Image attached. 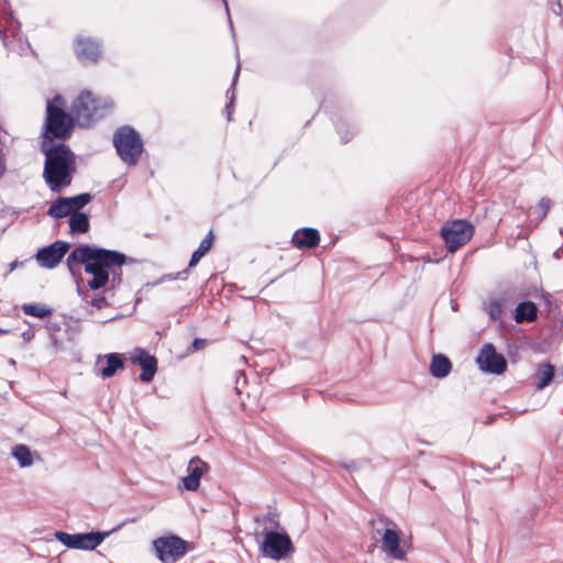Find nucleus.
Segmentation results:
<instances>
[{
  "label": "nucleus",
  "instance_id": "obj_27",
  "mask_svg": "<svg viewBox=\"0 0 563 563\" xmlns=\"http://www.w3.org/2000/svg\"><path fill=\"white\" fill-rule=\"evenodd\" d=\"M78 294L84 300H86L88 303H90V306H92L97 309H101V308L108 306V301H107L106 297H103V296H93L90 300H88L87 291L82 290L81 288H78Z\"/></svg>",
  "mask_w": 563,
  "mask_h": 563
},
{
  "label": "nucleus",
  "instance_id": "obj_17",
  "mask_svg": "<svg viewBox=\"0 0 563 563\" xmlns=\"http://www.w3.org/2000/svg\"><path fill=\"white\" fill-rule=\"evenodd\" d=\"M452 368L451 361L443 354L433 355L430 364V373L435 378L446 377Z\"/></svg>",
  "mask_w": 563,
  "mask_h": 563
},
{
  "label": "nucleus",
  "instance_id": "obj_18",
  "mask_svg": "<svg viewBox=\"0 0 563 563\" xmlns=\"http://www.w3.org/2000/svg\"><path fill=\"white\" fill-rule=\"evenodd\" d=\"M537 306L531 301L520 302L516 308L515 319L518 323L531 322L537 318Z\"/></svg>",
  "mask_w": 563,
  "mask_h": 563
},
{
  "label": "nucleus",
  "instance_id": "obj_4",
  "mask_svg": "<svg viewBox=\"0 0 563 563\" xmlns=\"http://www.w3.org/2000/svg\"><path fill=\"white\" fill-rule=\"evenodd\" d=\"M111 107L110 101H101L95 98L90 91H82L71 107V114L79 126H88L102 118L107 109Z\"/></svg>",
  "mask_w": 563,
  "mask_h": 563
},
{
  "label": "nucleus",
  "instance_id": "obj_31",
  "mask_svg": "<svg viewBox=\"0 0 563 563\" xmlns=\"http://www.w3.org/2000/svg\"><path fill=\"white\" fill-rule=\"evenodd\" d=\"M239 380L245 383L246 378L243 372H236V382H235V390L238 394H241V389L239 387Z\"/></svg>",
  "mask_w": 563,
  "mask_h": 563
},
{
  "label": "nucleus",
  "instance_id": "obj_5",
  "mask_svg": "<svg viewBox=\"0 0 563 563\" xmlns=\"http://www.w3.org/2000/svg\"><path fill=\"white\" fill-rule=\"evenodd\" d=\"M64 99L57 95L46 104V133L56 139H66L70 135L75 118L66 113L62 107Z\"/></svg>",
  "mask_w": 563,
  "mask_h": 563
},
{
  "label": "nucleus",
  "instance_id": "obj_24",
  "mask_svg": "<svg viewBox=\"0 0 563 563\" xmlns=\"http://www.w3.org/2000/svg\"><path fill=\"white\" fill-rule=\"evenodd\" d=\"M69 228L73 233H86L89 230L88 217L82 212H74L69 218Z\"/></svg>",
  "mask_w": 563,
  "mask_h": 563
},
{
  "label": "nucleus",
  "instance_id": "obj_30",
  "mask_svg": "<svg viewBox=\"0 0 563 563\" xmlns=\"http://www.w3.org/2000/svg\"><path fill=\"white\" fill-rule=\"evenodd\" d=\"M206 345V340L203 339H195L191 343V347L194 351H198V350H201L203 349Z\"/></svg>",
  "mask_w": 563,
  "mask_h": 563
},
{
  "label": "nucleus",
  "instance_id": "obj_33",
  "mask_svg": "<svg viewBox=\"0 0 563 563\" xmlns=\"http://www.w3.org/2000/svg\"><path fill=\"white\" fill-rule=\"evenodd\" d=\"M232 103H233V97L231 98V102L230 104L227 106V113H228V120H231V115H232V111H231V107H232Z\"/></svg>",
  "mask_w": 563,
  "mask_h": 563
},
{
  "label": "nucleus",
  "instance_id": "obj_9",
  "mask_svg": "<svg viewBox=\"0 0 563 563\" xmlns=\"http://www.w3.org/2000/svg\"><path fill=\"white\" fill-rule=\"evenodd\" d=\"M157 558L163 563H174L186 554L187 544L179 537H162L153 542Z\"/></svg>",
  "mask_w": 563,
  "mask_h": 563
},
{
  "label": "nucleus",
  "instance_id": "obj_32",
  "mask_svg": "<svg viewBox=\"0 0 563 563\" xmlns=\"http://www.w3.org/2000/svg\"><path fill=\"white\" fill-rule=\"evenodd\" d=\"M186 274H187V271L179 272V273H177L175 275L170 274V275H168V279L169 280H174V279H177V278H184L185 279L186 278Z\"/></svg>",
  "mask_w": 563,
  "mask_h": 563
},
{
  "label": "nucleus",
  "instance_id": "obj_37",
  "mask_svg": "<svg viewBox=\"0 0 563 563\" xmlns=\"http://www.w3.org/2000/svg\"><path fill=\"white\" fill-rule=\"evenodd\" d=\"M15 267H16V262L11 263V265H10V269L12 271V269H14Z\"/></svg>",
  "mask_w": 563,
  "mask_h": 563
},
{
  "label": "nucleus",
  "instance_id": "obj_8",
  "mask_svg": "<svg viewBox=\"0 0 563 563\" xmlns=\"http://www.w3.org/2000/svg\"><path fill=\"white\" fill-rule=\"evenodd\" d=\"M111 531L106 532H87V533H67L64 531H56L54 537L63 545L69 549H79L91 551L95 550L103 540L110 536Z\"/></svg>",
  "mask_w": 563,
  "mask_h": 563
},
{
  "label": "nucleus",
  "instance_id": "obj_2",
  "mask_svg": "<svg viewBox=\"0 0 563 563\" xmlns=\"http://www.w3.org/2000/svg\"><path fill=\"white\" fill-rule=\"evenodd\" d=\"M254 522L257 526L254 534L256 540L261 539L260 550L264 556L279 561L295 551L291 539L276 514L257 516Z\"/></svg>",
  "mask_w": 563,
  "mask_h": 563
},
{
  "label": "nucleus",
  "instance_id": "obj_1",
  "mask_svg": "<svg viewBox=\"0 0 563 563\" xmlns=\"http://www.w3.org/2000/svg\"><path fill=\"white\" fill-rule=\"evenodd\" d=\"M133 262L134 260L118 251L88 244L75 247L67 257V265L73 274L75 267L82 264L85 272L92 275V278L88 280V286L92 290L104 287L110 279V274L112 275V284H119L121 277L117 269L126 263Z\"/></svg>",
  "mask_w": 563,
  "mask_h": 563
},
{
  "label": "nucleus",
  "instance_id": "obj_10",
  "mask_svg": "<svg viewBox=\"0 0 563 563\" xmlns=\"http://www.w3.org/2000/svg\"><path fill=\"white\" fill-rule=\"evenodd\" d=\"M476 363L481 371L496 375L503 374L507 368L506 358L496 352L492 343H486L481 349Z\"/></svg>",
  "mask_w": 563,
  "mask_h": 563
},
{
  "label": "nucleus",
  "instance_id": "obj_36",
  "mask_svg": "<svg viewBox=\"0 0 563 563\" xmlns=\"http://www.w3.org/2000/svg\"><path fill=\"white\" fill-rule=\"evenodd\" d=\"M222 1H223L224 7H225V11H227V13L229 14V7H228V2H227V0H222Z\"/></svg>",
  "mask_w": 563,
  "mask_h": 563
},
{
  "label": "nucleus",
  "instance_id": "obj_11",
  "mask_svg": "<svg viewBox=\"0 0 563 563\" xmlns=\"http://www.w3.org/2000/svg\"><path fill=\"white\" fill-rule=\"evenodd\" d=\"M69 246L68 242L56 241L48 246L40 249L35 254V260L41 267L55 268L67 253Z\"/></svg>",
  "mask_w": 563,
  "mask_h": 563
},
{
  "label": "nucleus",
  "instance_id": "obj_34",
  "mask_svg": "<svg viewBox=\"0 0 563 563\" xmlns=\"http://www.w3.org/2000/svg\"><path fill=\"white\" fill-rule=\"evenodd\" d=\"M239 71H240V65L238 64V67H236V70H235V74H234V77H233V85H235L236 80H238V76H239Z\"/></svg>",
  "mask_w": 563,
  "mask_h": 563
},
{
  "label": "nucleus",
  "instance_id": "obj_7",
  "mask_svg": "<svg viewBox=\"0 0 563 563\" xmlns=\"http://www.w3.org/2000/svg\"><path fill=\"white\" fill-rule=\"evenodd\" d=\"M474 234V227L465 220H455L444 224L441 229V236L450 253L456 252L465 245Z\"/></svg>",
  "mask_w": 563,
  "mask_h": 563
},
{
  "label": "nucleus",
  "instance_id": "obj_15",
  "mask_svg": "<svg viewBox=\"0 0 563 563\" xmlns=\"http://www.w3.org/2000/svg\"><path fill=\"white\" fill-rule=\"evenodd\" d=\"M134 362L142 367L140 378L142 382L148 383L154 378L157 371V360L143 350H137Z\"/></svg>",
  "mask_w": 563,
  "mask_h": 563
},
{
  "label": "nucleus",
  "instance_id": "obj_13",
  "mask_svg": "<svg viewBox=\"0 0 563 563\" xmlns=\"http://www.w3.org/2000/svg\"><path fill=\"white\" fill-rule=\"evenodd\" d=\"M209 470L208 463L202 461L199 456L190 459L187 472L188 475L183 477V488L189 492H196L200 486L202 475Z\"/></svg>",
  "mask_w": 563,
  "mask_h": 563
},
{
  "label": "nucleus",
  "instance_id": "obj_19",
  "mask_svg": "<svg viewBox=\"0 0 563 563\" xmlns=\"http://www.w3.org/2000/svg\"><path fill=\"white\" fill-rule=\"evenodd\" d=\"M554 377V366L551 364H542L534 375V384L538 390L547 387Z\"/></svg>",
  "mask_w": 563,
  "mask_h": 563
},
{
  "label": "nucleus",
  "instance_id": "obj_6",
  "mask_svg": "<svg viewBox=\"0 0 563 563\" xmlns=\"http://www.w3.org/2000/svg\"><path fill=\"white\" fill-rule=\"evenodd\" d=\"M113 145L119 157L129 166L135 165L143 152L140 134L129 125L121 126L114 132Z\"/></svg>",
  "mask_w": 563,
  "mask_h": 563
},
{
  "label": "nucleus",
  "instance_id": "obj_16",
  "mask_svg": "<svg viewBox=\"0 0 563 563\" xmlns=\"http://www.w3.org/2000/svg\"><path fill=\"white\" fill-rule=\"evenodd\" d=\"M319 241L320 234L312 228L297 230L291 239L292 244L298 249H312L319 244Z\"/></svg>",
  "mask_w": 563,
  "mask_h": 563
},
{
  "label": "nucleus",
  "instance_id": "obj_3",
  "mask_svg": "<svg viewBox=\"0 0 563 563\" xmlns=\"http://www.w3.org/2000/svg\"><path fill=\"white\" fill-rule=\"evenodd\" d=\"M76 172L74 153L64 144L45 151L43 177L54 192L69 186Z\"/></svg>",
  "mask_w": 563,
  "mask_h": 563
},
{
  "label": "nucleus",
  "instance_id": "obj_29",
  "mask_svg": "<svg viewBox=\"0 0 563 563\" xmlns=\"http://www.w3.org/2000/svg\"><path fill=\"white\" fill-rule=\"evenodd\" d=\"M552 206V201L549 198H542L539 202V208L542 210V216L545 217Z\"/></svg>",
  "mask_w": 563,
  "mask_h": 563
},
{
  "label": "nucleus",
  "instance_id": "obj_22",
  "mask_svg": "<svg viewBox=\"0 0 563 563\" xmlns=\"http://www.w3.org/2000/svg\"><path fill=\"white\" fill-rule=\"evenodd\" d=\"M12 456L18 461L19 466L24 468L33 464V455L29 446L18 444L12 449Z\"/></svg>",
  "mask_w": 563,
  "mask_h": 563
},
{
  "label": "nucleus",
  "instance_id": "obj_26",
  "mask_svg": "<svg viewBox=\"0 0 563 563\" xmlns=\"http://www.w3.org/2000/svg\"><path fill=\"white\" fill-rule=\"evenodd\" d=\"M67 202L70 205L73 212H78L82 209L90 200L91 195L88 192L80 194L74 197H65Z\"/></svg>",
  "mask_w": 563,
  "mask_h": 563
},
{
  "label": "nucleus",
  "instance_id": "obj_21",
  "mask_svg": "<svg viewBox=\"0 0 563 563\" xmlns=\"http://www.w3.org/2000/svg\"><path fill=\"white\" fill-rule=\"evenodd\" d=\"M213 243V234L210 231L207 236L200 242L199 247L192 253L191 258L189 261L188 267H195L202 256H205L211 249Z\"/></svg>",
  "mask_w": 563,
  "mask_h": 563
},
{
  "label": "nucleus",
  "instance_id": "obj_38",
  "mask_svg": "<svg viewBox=\"0 0 563 563\" xmlns=\"http://www.w3.org/2000/svg\"><path fill=\"white\" fill-rule=\"evenodd\" d=\"M342 141L345 143V142H347V141H349V137H344V136H342Z\"/></svg>",
  "mask_w": 563,
  "mask_h": 563
},
{
  "label": "nucleus",
  "instance_id": "obj_23",
  "mask_svg": "<svg viewBox=\"0 0 563 563\" xmlns=\"http://www.w3.org/2000/svg\"><path fill=\"white\" fill-rule=\"evenodd\" d=\"M107 366L101 369L102 377H112L115 375L118 369L123 368L124 364L122 358L117 353L108 354L107 356Z\"/></svg>",
  "mask_w": 563,
  "mask_h": 563
},
{
  "label": "nucleus",
  "instance_id": "obj_35",
  "mask_svg": "<svg viewBox=\"0 0 563 563\" xmlns=\"http://www.w3.org/2000/svg\"><path fill=\"white\" fill-rule=\"evenodd\" d=\"M562 254H563V251H562L561 249H559V250H556V251L554 252V254H553V255H554V257H555V258L560 260V258H561V256H562Z\"/></svg>",
  "mask_w": 563,
  "mask_h": 563
},
{
  "label": "nucleus",
  "instance_id": "obj_12",
  "mask_svg": "<svg viewBox=\"0 0 563 563\" xmlns=\"http://www.w3.org/2000/svg\"><path fill=\"white\" fill-rule=\"evenodd\" d=\"M378 522L388 525L384 530L382 538V549L391 558L396 560H402L406 556L405 550L399 545V531L396 528V525L393 522H387L386 519L380 518Z\"/></svg>",
  "mask_w": 563,
  "mask_h": 563
},
{
  "label": "nucleus",
  "instance_id": "obj_25",
  "mask_svg": "<svg viewBox=\"0 0 563 563\" xmlns=\"http://www.w3.org/2000/svg\"><path fill=\"white\" fill-rule=\"evenodd\" d=\"M22 311L27 316L37 318H46L53 312L52 308L41 303H25L22 306Z\"/></svg>",
  "mask_w": 563,
  "mask_h": 563
},
{
  "label": "nucleus",
  "instance_id": "obj_14",
  "mask_svg": "<svg viewBox=\"0 0 563 563\" xmlns=\"http://www.w3.org/2000/svg\"><path fill=\"white\" fill-rule=\"evenodd\" d=\"M75 53L80 60L96 62L100 56V45L91 38L78 37Z\"/></svg>",
  "mask_w": 563,
  "mask_h": 563
},
{
  "label": "nucleus",
  "instance_id": "obj_20",
  "mask_svg": "<svg viewBox=\"0 0 563 563\" xmlns=\"http://www.w3.org/2000/svg\"><path fill=\"white\" fill-rule=\"evenodd\" d=\"M74 212L65 197L56 199L48 208L47 214L54 219L71 216Z\"/></svg>",
  "mask_w": 563,
  "mask_h": 563
},
{
  "label": "nucleus",
  "instance_id": "obj_28",
  "mask_svg": "<svg viewBox=\"0 0 563 563\" xmlns=\"http://www.w3.org/2000/svg\"><path fill=\"white\" fill-rule=\"evenodd\" d=\"M487 312L493 320H498L504 313V306L499 300H490L487 305Z\"/></svg>",
  "mask_w": 563,
  "mask_h": 563
}]
</instances>
